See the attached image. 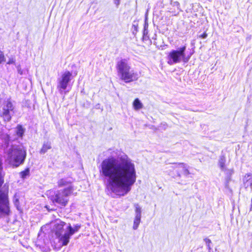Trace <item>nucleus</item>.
<instances>
[{"label":"nucleus","instance_id":"obj_1","mask_svg":"<svg viewBox=\"0 0 252 252\" xmlns=\"http://www.w3.org/2000/svg\"><path fill=\"white\" fill-rule=\"evenodd\" d=\"M108 157L99 168L100 174L107 181V187L114 194H127L136 182L137 175L134 163L127 155Z\"/></svg>","mask_w":252,"mask_h":252},{"label":"nucleus","instance_id":"obj_13","mask_svg":"<svg viewBox=\"0 0 252 252\" xmlns=\"http://www.w3.org/2000/svg\"><path fill=\"white\" fill-rule=\"evenodd\" d=\"M174 170L177 174V176L179 177L181 175L187 176L190 174L189 170V166L184 163H179L176 165L174 167Z\"/></svg>","mask_w":252,"mask_h":252},{"label":"nucleus","instance_id":"obj_21","mask_svg":"<svg viewBox=\"0 0 252 252\" xmlns=\"http://www.w3.org/2000/svg\"><path fill=\"white\" fill-rule=\"evenodd\" d=\"M19 195L18 193H15V194L14 196L13 197V202L14 203V205L17 207V208L19 210Z\"/></svg>","mask_w":252,"mask_h":252},{"label":"nucleus","instance_id":"obj_5","mask_svg":"<svg viewBox=\"0 0 252 252\" xmlns=\"http://www.w3.org/2000/svg\"><path fill=\"white\" fill-rule=\"evenodd\" d=\"M72 194L70 189L55 191L51 194L50 198L54 203H57L61 207L65 206L69 201V196Z\"/></svg>","mask_w":252,"mask_h":252},{"label":"nucleus","instance_id":"obj_27","mask_svg":"<svg viewBox=\"0 0 252 252\" xmlns=\"http://www.w3.org/2000/svg\"><path fill=\"white\" fill-rule=\"evenodd\" d=\"M120 1H121V0H114V2L117 7H118L119 5H120Z\"/></svg>","mask_w":252,"mask_h":252},{"label":"nucleus","instance_id":"obj_22","mask_svg":"<svg viewBox=\"0 0 252 252\" xmlns=\"http://www.w3.org/2000/svg\"><path fill=\"white\" fill-rule=\"evenodd\" d=\"M16 133L19 136H22L24 133V129L21 126H18L17 127Z\"/></svg>","mask_w":252,"mask_h":252},{"label":"nucleus","instance_id":"obj_6","mask_svg":"<svg viewBox=\"0 0 252 252\" xmlns=\"http://www.w3.org/2000/svg\"><path fill=\"white\" fill-rule=\"evenodd\" d=\"M16 112L14 102L9 99L4 101L0 111V116L4 122H9Z\"/></svg>","mask_w":252,"mask_h":252},{"label":"nucleus","instance_id":"obj_24","mask_svg":"<svg viewBox=\"0 0 252 252\" xmlns=\"http://www.w3.org/2000/svg\"><path fill=\"white\" fill-rule=\"evenodd\" d=\"M29 174L30 170L28 168L20 173L21 177L23 179L26 178L29 175Z\"/></svg>","mask_w":252,"mask_h":252},{"label":"nucleus","instance_id":"obj_19","mask_svg":"<svg viewBox=\"0 0 252 252\" xmlns=\"http://www.w3.org/2000/svg\"><path fill=\"white\" fill-rule=\"evenodd\" d=\"M225 158L224 156H221L220 158L219 164L221 170L225 168Z\"/></svg>","mask_w":252,"mask_h":252},{"label":"nucleus","instance_id":"obj_25","mask_svg":"<svg viewBox=\"0 0 252 252\" xmlns=\"http://www.w3.org/2000/svg\"><path fill=\"white\" fill-rule=\"evenodd\" d=\"M204 241L205 242L206 245L207 246V248H208V250H209V252H213L212 251V248H211V246H210V244L212 243L211 240L209 239H208V238H205V239H204Z\"/></svg>","mask_w":252,"mask_h":252},{"label":"nucleus","instance_id":"obj_29","mask_svg":"<svg viewBox=\"0 0 252 252\" xmlns=\"http://www.w3.org/2000/svg\"><path fill=\"white\" fill-rule=\"evenodd\" d=\"M118 152H119L117 150V152H115V151H113V153H115V154H113L111 156H117L116 158H117L120 155H122L123 154H124V153H120L119 154H118Z\"/></svg>","mask_w":252,"mask_h":252},{"label":"nucleus","instance_id":"obj_16","mask_svg":"<svg viewBox=\"0 0 252 252\" xmlns=\"http://www.w3.org/2000/svg\"><path fill=\"white\" fill-rule=\"evenodd\" d=\"M51 148H52V146H51V143L50 142L44 141L42 147L40 151V153L41 154H44L46 152H47V151L48 150L51 149Z\"/></svg>","mask_w":252,"mask_h":252},{"label":"nucleus","instance_id":"obj_7","mask_svg":"<svg viewBox=\"0 0 252 252\" xmlns=\"http://www.w3.org/2000/svg\"><path fill=\"white\" fill-rule=\"evenodd\" d=\"M67 223L60 220H57L51 223V231L56 236L59 238L60 241L63 244L62 238L65 235L66 226Z\"/></svg>","mask_w":252,"mask_h":252},{"label":"nucleus","instance_id":"obj_2","mask_svg":"<svg viewBox=\"0 0 252 252\" xmlns=\"http://www.w3.org/2000/svg\"><path fill=\"white\" fill-rule=\"evenodd\" d=\"M27 155L26 149L21 145H12L7 151L6 161L13 167L23 164Z\"/></svg>","mask_w":252,"mask_h":252},{"label":"nucleus","instance_id":"obj_8","mask_svg":"<svg viewBox=\"0 0 252 252\" xmlns=\"http://www.w3.org/2000/svg\"><path fill=\"white\" fill-rule=\"evenodd\" d=\"M72 74L69 71H65L62 74L60 78L58 79L57 89L62 94L68 85L71 80Z\"/></svg>","mask_w":252,"mask_h":252},{"label":"nucleus","instance_id":"obj_30","mask_svg":"<svg viewBox=\"0 0 252 252\" xmlns=\"http://www.w3.org/2000/svg\"><path fill=\"white\" fill-rule=\"evenodd\" d=\"M18 72L21 75H22L23 74V71H22V69L21 68H20L19 67H18Z\"/></svg>","mask_w":252,"mask_h":252},{"label":"nucleus","instance_id":"obj_4","mask_svg":"<svg viewBox=\"0 0 252 252\" xmlns=\"http://www.w3.org/2000/svg\"><path fill=\"white\" fill-rule=\"evenodd\" d=\"M2 171V159L0 157V217L8 215L10 212L8 191L1 188L4 181Z\"/></svg>","mask_w":252,"mask_h":252},{"label":"nucleus","instance_id":"obj_20","mask_svg":"<svg viewBox=\"0 0 252 252\" xmlns=\"http://www.w3.org/2000/svg\"><path fill=\"white\" fill-rule=\"evenodd\" d=\"M134 206L135 207V216H141V207L137 203L134 204Z\"/></svg>","mask_w":252,"mask_h":252},{"label":"nucleus","instance_id":"obj_15","mask_svg":"<svg viewBox=\"0 0 252 252\" xmlns=\"http://www.w3.org/2000/svg\"><path fill=\"white\" fill-rule=\"evenodd\" d=\"M244 184L246 188H252V175L247 174L243 179Z\"/></svg>","mask_w":252,"mask_h":252},{"label":"nucleus","instance_id":"obj_17","mask_svg":"<svg viewBox=\"0 0 252 252\" xmlns=\"http://www.w3.org/2000/svg\"><path fill=\"white\" fill-rule=\"evenodd\" d=\"M133 106L135 110H139L142 108L143 105L138 98H136L133 102Z\"/></svg>","mask_w":252,"mask_h":252},{"label":"nucleus","instance_id":"obj_3","mask_svg":"<svg viewBox=\"0 0 252 252\" xmlns=\"http://www.w3.org/2000/svg\"><path fill=\"white\" fill-rule=\"evenodd\" d=\"M187 47L184 45L174 50H171L167 56V63L170 65L181 62L187 63L190 59L192 53L186 52Z\"/></svg>","mask_w":252,"mask_h":252},{"label":"nucleus","instance_id":"obj_28","mask_svg":"<svg viewBox=\"0 0 252 252\" xmlns=\"http://www.w3.org/2000/svg\"><path fill=\"white\" fill-rule=\"evenodd\" d=\"M14 63H15V60L13 58L10 59L9 60V61H8V62L7 63L9 64H13Z\"/></svg>","mask_w":252,"mask_h":252},{"label":"nucleus","instance_id":"obj_10","mask_svg":"<svg viewBox=\"0 0 252 252\" xmlns=\"http://www.w3.org/2000/svg\"><path fill=\"white\" fill-rule=\"evenodd\" d=\"M118 76L121 80L124 81L126 83H129L137 80L138 78L137 73L134 72L131 68L129 71H125V72Z\"/></svg>","mask_w":252,"mask_h":252},{"label":"nucleus","instance_id":"obj_26","mask_svg":"<svg viewBox=\"0 0 252 252\" xmlns=\"http://www.w3.org/2000/svg\"><path fill=\"white\" fill-rule=\"evenodd\" d=\"M4 56L3 52L0 51V63L4 61Z\"/></svg>","mask_w":252,"mask_h":252},{"label":"nucleus","instance_id":"obj_11","mask_svg":"<svg viewBox=\"0 0 252 252\" xmlns=\"http://www.w3.org/2000/svg\"><path fill=\"white\" fill-rule=\"evenodd\" d=\"M72 183L73 179L71 178L66 177L59 180L57 184L59 188L64 187L63 189H70L71 193H72L74 191V187L72 185Z\"/></svg>","mask_w":252,"mask_h":252},{"label":"nucleus","instance_id":"obj_12","mask_svg":"<svg viewBox=\"0 0 252 252\" xmlns=\"http://www.w3.org/2000/svg\"><path fill=\"white\" fill-rule=\"evenodd\" d=\"M116 68L117 70L118 75L125 72L126 71H129L131 69V67L128 63V62L126 59H121L118 61L116 64Z\"/></svg>","mask_w":252,"mask_h":252},{"label":"nucleus","instance_id":"obj_14","mask_svg":"<svg viewBox=\"0 0 252 252\" xmlns=\"http://www.w3.org/2000/svg\"><path fill=\"white\" fill-rule=\"evenodd\" d=\"M9 137L7 134L2 133L0 135V147L5 148L8 146Z\"/></svg>","mask_w":252,"mask_h":252},{"label":"nucleus","instance_id":"obj_31","mask_svg":"<svg viewBox=\"0 0 252 252\" xmlns=\"http://www.w3.org/2000/svg\"><path fill=\"white\" fill-rule=\"evenodd\" d=\"M207 36V34L206 33H203L201 35V37L202 38H206Z\"/></svg>","mask_w":252,"mask_h":252},{"label":"nucleus","instance_id":"obj_18","mask_svg":"<svg viewBox=\"0 0 252 252\" xmlns=\"http://www.w3.org/2000/svg\"><path fill=\"white\" fill-rule=\"evenodd\" d=\"M141 216H138L136 215L134 218L133 229L134 230H136L140 223L141 221Z\"/></svg>","mask_w":252,"mask_h":252},{"label":"nucleus","instance_id":"obj_9","mask_svg":"<svg viewBox=\"0 0 252 252\" xmlns=\"http://www.w3.org/2000/svg\"><path fill=\"white\" fill-rule=\"evenodd\" d=\"M81 227V225L76 224L71 226L70 223H67L66 226V231L65 235L62 238L63 241V246H66L67 245L69 241L70 236L73 235L75 233L78 232Z\"/></svg>","mask_w":252,"mask_h":252},{"label":"nucleus","instance_id":"obj_23","mask_svg":"<svg viewBox=\"0 0 252 252\" xmlns=\"http://www.w3.org/2000/svg\"><path fill=\"white\" fill-rule=\"evenodd\" d=\"M170 5L176 8L177 10H179L180 11H181L180 8V5L178 1H173L172 0H170Z\"/></svg>","mask_w":252,"mask_h":252}]
</instances>
